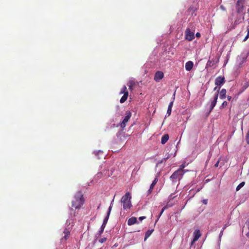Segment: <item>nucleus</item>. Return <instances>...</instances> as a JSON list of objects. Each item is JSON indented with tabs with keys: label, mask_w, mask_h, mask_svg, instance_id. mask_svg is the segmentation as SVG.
<instances>
[{
	"label": "nucleus",
	"mask_w": 249,
	"mask_h": 249,
	"mask_svg": "<svg viewBox=\"0 0 249 249\" xmlns=\"http://www.w3.org/2000/svg\"><path fill=\"white\" fill-rule=\"evenodd\" d=\"M85 202V199L83 194L81 191H77L73 196V199L71 201V208L70 210L71 212L73 210H80L83 206Z\"/></svg>",
	"instance_id": "1"
},
{
	"label": "nucleus",
	"mask_w": 249,
	"mask_h": 249,
	"mask_svg": "<svg viewBox=\"0 0 249 249\" xmlns=\"http://www.w3.org/2000/svg\"><path fill=\"white\" fill-rule=\"evenodd\" d=\"M131 196L129 192H127L122 196L121 201L123 204V208L124 210L129 209L131 207Z\"/></svg>",
	"instance_id": "2"
},
{
	"label": "nucleus",
	"mask_w": 249,
	"mask_h": 249,
	"mask_svg": "<svg viewBox=\"0 0 249 249\" xmlns=\"http://www.w3.org/2000/svg\"><path fill=\"white\" fill-rule=\"evenodd\" d=\"M184 174V173H183V171H180L178 169L172 174L170 176V178L173 182H176L177 179L180 180L182 178Z\"/></svg>",
	"instance_id": "3"
},
{
	"label": "nucleus",
	"mask_w": 249,
	"mask_h": 249,
	"mask_svg": "<svg viewBox=\"0 0 249 249\" xmlns=\"http://www.w3.org/2000/svg\"><path fill=\"white\" fill-rule=\"evenodd\" d=\"M185 38L189 41L193 40L195 38V31L187 28L185 32Z\"/></svg>",
	"instance_id": "4"
},
{
	"label": "nucleus",
	"mask_w": 249,
	"mask_h": 249,
	"mask_svg": "<svg viewBox=\"0 0 249 249\" xmlns=\"http://www.w3.org/2000/svg\"><path fill=\"white\" fill-rule=\"evenodd\" d=\"M131 117V113L129 111H127L126 112V116L124 118L123 121L120 123V127L124 129L127 123L128 120L130 119V117Z\"/></svg>",
	"instance_id": "5"
},
{
	"label": "nucleus",
	"mask_w": 249,
	"mask_h": 249,
	"mask_svg": "<svg viewBox=\"0 0 249 249\" xmlns=\"http://www.w3.org/2000/svg\"><path fill=\"white\" fill-rule=\"evenodd\" d=\"M218 97V92H215L213 97V100L211 102L210 108V112L212 111L214 107L215 106L216 104L217 101Z\"/></svg>",
	"instance_id": "6"
},
{
	"label": "nucleus",
	"mask_w": 249,
	"mask_h": 249,
	"mask_svg": "<svg viewBox=\"0 0 249 249\" xmlns=\"http://www.w3.org/2000/svg\"><path fill=\"white\" fill-rule=\"evenodd\" d=\"M225 83V79L224 76H219L216 78L215 84L217 86H221Z\"/></svg>",
	"instance_id": "7"
},
{
	"label": "nucleus",
	"mask_w": 249,
	"mask_h": 249,
	"mask_svg": "<svg viewBox=\"0 0 249 249\" xmlns=\"http://www.w3.org/2000/svg\"><path fill=\"white\" fill-rule=\"evenodd\" d=\"M163 76L164 74L162 71H158L155 74L154 80L157 82H159L160 80L163 78Z\"/></svg>",
	"instance_id": "8"
},
{
	"label": "nucleus",
	"mask_w": 249,
	"mask_h": 249,
	"mask_svg": "<svg viewBox=\"0 0 249 249\" xmlns=\"http://www.w3.org/2000/svg\"><path fill=\"white\" fill-rule=\"evenodd\" d=\"M113 201H114V199L111 201L110 205L109 207L107 215L106 216V217L104 218V221H103V223L102 224L103 226L106 225L107 223V221H108V218H109V215H110V212H111V209H112V205Z\"/></svg>",
	"instance_id": "9"
},
{
	"label": "nucleus",
	"mask_w": 249,
	"mask_h": 249,
	"mask_svg": "<svg viewBox=\"0 0 249 249\" xmlns=\"http://www.w3.org/2000/svg\"><path fill=\"white\" fill-rule=\"evenodd\" d=\"M201 234L199 230H196L195 232H194V238L192 242V244H193L194 243L196 242V241L198 240V239L199 238V237L201 236Z\"/></svg>",
	"instance_id": "10"
},
{
	"label": "nucleus",
	"mask_w": 249,
	"mask_h": 249,
	"mask_svg": "<svg viewBox=\"0 0 249 249\" xmlns=\"http://www.w3.org/2000/svg\"><path fill=\"white\" fill-rule=\"evenodd\" d=\"M244 4L236 2V8L238 13H241L243 12Z\"/></svg>",
	"instance_id": "11"
},
{
	"label": "nucleus",
	"mask_w": 249,
	"mask_h": 249,
	"mask_svg": "<svg viewBox=\"0 0 249 249\" xmlns=\"http://www.w3.org/2000/svg\"><path fill=\"white\" fill-rule=\"evenodd\" d=\"M193 66H194V64H193V62H192L191 61H188L187 62H186V63L185 64L186 70L187 71H191L192 69Z\"/></svg>",
	"instance_id": "12"
},
{
	"label": "nucleus",
	"mask_w": 249,
	"mask_h": 249,
	"mask_svg": "<svg viewBox=\"0 0 249 249\" xmlns=\"http://www.w3.org/2000/svg\"><path fill=\"white\" fill-rule=\"evenodd\" d=\"M226 89H222L220 91H219V97L221 99H224L226 98Z\"/></svg>",
	"instance_id": "13"
},
{
	"label": "nucleus",
	"mask_w": 249,
	"mask_h": 249,
	"mask_svg": "<svg viewBox=\"0 0 249 249\" xmlns=\"http://www.w3.org/2000/svg\"><path fill=\"white\" fill-rule=\"evenodd\" d=\"M128 88H129V89L131 91L133 90V89H134V87L136 85V83H135V82L133 80H130L127 84Z\"/></svg>",
	"instance_id": "14"
},
{
	"label": "nucleus",
	"mask_w": 249,
	"mask_h": 249,
	"mask_svg": "<svg viewBox=\"0 0 249 249\" xmlns=\"http://www.w3.org/2000/svg\"><path fill=\"white\" fill-rule=\"evenodd\" d=\"M137 222V218L135 217H132L130 218L127 221V224L129 226L132 225Z\"/></svg>",
	"instance_id": "15"
},
{
	"label": "nucleus",
	"mask_w": 249,
	"mask_h": 249,
	"mask_svg": "<svg viewBox=\"0 0 249 249\" xmlns=\"http://www.w3.org/2000/svg\"><path fill=\"white\" fill-rule=\"evenodd\" d=\"M197 8L193 6V5H191L190 6L189 8H188V11L191 14V15H193L195 12L197 10Z\"/></svg>",
	"instance_id": "16"
},
{
	"label": "nucleus",
	"mask_w": 249,
	"mask_h": 249,
	"mask_svg": "<svg viewBox=\"0 0 249 249\" xmlns=\"http://www.w3.org/2000/svg\"><path fill=\"white\" fill-rule=\"evenodd\" d=\"M169 135L168 134H165L162 137L161 139V143L162 144H165L167 141L169 139Z\"/></svg>",
	"instance_id": "17"
},
{
	"label": "nucleus",
	"mask_w": 249,
	"mask_h": 249,
	"mask_svg": "<svg viewBox=\"0 0 249 249\" xmlns=\"http://www.w3.org/2000/svg\"><path fill=\"white\" fill-rule=\"evenodd\" d=\"M128 96V92H125L121 98L120 102L121 103H124L127 99Z\"/></svg>",
	"instance_id": "18"
},
{
	"label": "nucleus",
	"mask_w": 249,
	"mask_h": 249,
	"mask_svg": "<svg viewBox=\"0 0 249 249\" xmlns=\"http://www.w3.org/2000/svg\"><path fill=\"white\" fill-rule=\"evenodd\" d=\"M173 101L171 102L168 105V107L167 111V114L168 115V116H169L171 114L172 111V107L173 105Z\"/></svg>",
	"instance_id": "19"
},
{
	"label": "nucleus",
	"mask_w": 249,
	"mask_h": 249,
	"mask_svg": "<svg viewBox=\"0 0 249 249\" xmlns=\"http://www.w3.org/2000/svg\"><path fill=\"white\" fill-rule=\"evenodd\" d=\"M64 236H63V238H62V240L64 239L65 240H66L69 237L70 231L66 229L64 231Z\"/></svg>",
	"instance_id": "20"
},
{
	"label": "nucleus",
	"mask_w": 249,
	"mask_h": 249,
	"mask_svg": "<svg viewBox=\"0 0 249 249\" xmlns=\"http://www.w3.org/2000/svg\"><path fill=\"white\" fill-rule=\"evenodd\" d=\"M154 230H148L145 234V237H144V240H146L147 238H148L150 235L152 234V232Z\"/></svg>",
	"instance_id": "21"
},
{
	"label": "nucleus",
	"mask_w": 249,
	"mask_h": 249,
	"mask_svg": "<svg viewBox=\"0 0 249 249\" xmlns=\"http://www.w3.org/2000/svg\"><path fill=\"white\" fill-rule=\"evenodd\" d=\"M158 181V178L157 177L155 178L152 184L150 185V187H151V189H153L155 185L156 184Z\"/></svg>",
	"instance_id": "22"
},
{
	"label": "nucleus",
	"mask_w": 249,
	"mask_h": 249,
	"mask_svg": "<svg viewBox=\"0 0 249 249\" xmlns=\"http://www.w3.org/2000/svg\"><path fill=\"white\" fill-rule=\"evenodd\" d=\"M125 92H128L127 90L126 87L125 85H124L123 86V87L122 88V89H121V90L120 92V94H122L125 93Z\"/></svg>",
	"instance_id": "23"
},
{
	"label": "nucleus",
	"mask_w": 249,
	"mask_h": 249,
	"mask_svg": "<svg viewBox=\"0 0 249 249\" xmlns=\"http://www.w3.org/2000/svg\"><path fill=\"white\" fill-rule=\"evenodd\" d=\"M185 167H186L185 164V163H183L181 165H180V167H179V168L178 170H180V171H183V173L185 174L187 171H188V170H186L184 169V168Z\"/></svg>",
	"instance_id": "24"
},
{
	"label": "nucleus",
	"mask_w": 249,
	"mask_h": 249,
	"mask_svg": "<svg viewBox=\"0 0 249 249\" xmlns=\"http://www.w3.org/2000/svg\"><path fill=\"white\" fill-rule=\"evenodd\" d=\"M245 182H241L236 187V191H239L242 187H243L245 185Z\"/></svg>",
	"instance_id": "25"
},
{
	"label": "nucleus",
	"mask_w": 249,
	"mask_h": 249,
	"mask_svg": "<svg viewBox=\"0 0 249 249\" xmlns=\"http://www.w3.org/2000/svg\"><path fill=\"white\" fill-rule=\"evenodd\" d=\"M228 105V102L226 101H224L221 105L220 108H224Z\"/></svg>",
	"instance_id": "26"
},
{
	"label": "nucleus",
	"mask_w": 249,
	"mask_h": 249,
	"mask_svg": "<svg viewBox=\"0 0 249 249\" xmlns=\"http://www.w3.org/2000/svg\"><path fill=\"white\" fill-rule=\"evenodd\" d=\"M245 140L248 144H249V129L245 137Z\"/></svg>",
	"instance_id": "27"
},
{
	"label": "nucleus",
	"mask_w": 249,
	"mask_h": 249,
	"mask_svg": "<svg viewBox=\"0 0 249 249\" xmlns=\"http://www.w3.org/2000/svg\"><path fill=\"white\" fill-rule=\"evenodd\" d=\"M247 31H248V34H247L246 36L244 39V40H243L244 41H245L246 40H247L248 39V38L249 37V27H248L247 28Z\"/></svg>",
	"instance_id": "28"
},
{
	"label": "nucleus",
	"mask_w": 249,
	"mask_h": 249,
	"mask_svg": "<svg viewBox=\"0 0 249 249\" xmlns=\"http://www.w3.org/2000/svg\"><path fill=\"white\" fill-rule=\"evenodd\" d=\"M105 226H106V225H104V226H103V225H102L101 230L99 231V235H100L103 232Z\"/></svg>",
	"instance_id": "29"
},
{
	"label": "nucleus",
	"mask_w": 249,
	"mask_h": 249,
	"mask_svg": "<svg viewBox=\"0 0 249 249\" xmlns=\"http://www.w3.org/2000/svg\"><path fill=\"white\" fill-rule=\"evenodd\" d=\"M107 238L104 237L99 240V242L101 243H103L107 241Z\"/></svg>",
	"instance_id": "30"
},
{
	"label": "nucleus",
	"mask_w": 249,
	"mask_h": 249,
	"mask_svg": "<svg viewBox=\"0 0 249 249\" xmlns=\"http://www.w3.org/2000/svg\"><path fill=\"white\" fill-rule=\"evenodd\" d=\"M167 208V207L166 206H164V207L162 209V210H161V212H160V214H159V217H160V216L161 215V214H162V213H163V212L164 211V210H165V209H166Z\"/></svg>",
	"instance_id": "31"
},
{
	"label": "nucleus",
	"mask_w": 249,
	"mask_h": 249,
	"mask_svg": "<svg viewBox=\"0 0 249 249\" xmlns=\"http://www.w3.org/2000/svg\"><path fill=\"white\" fill-rule=\"evenodd\" d=\"M220 89V87H218V86H217L216 87L214 88L213 90L214 91H216V92H219Z\"/></svg>",
	"instance_id": "32"
},
{
	"label": "nucleus",
	"mask_w": 249,
	"mask_h": 249,
	"mask_svg": "<svg viewBox=\"0 0 249 249\" xmlns=\"http://www.w3.org/2000/svg\"><path fill=\"white\" fill-rule=\"evenodd\" d=\"M168 158L169 157H167L166 158H164L162 159L160 161L158 162V164L161 163L163 161H165L168 159Z\"/></svg>",
	"instance_id": "33"
},
{
	"label": "nucleus",
	"mask_w": 249,
	"mask_h": 249,
	"mask_svg": "<svg viewBox=\"0 0 249 249\" xmlns=\"http://www.w3.org/2000/svg\"><path fill=\"white\" fill-rule=\"evenodd\" d=\"M227 98L228 101H231V102L233 101V100L232 99V97L231 96L228 95Z\"/></svg>",
	"instance_id": "34"
},
{
	"label": "nucleus",
	"mask_w": 249,
	"mask_h": 249,
	"mask_svg": "<svg viewBox=\"0 0 249 249\" xmlns=\"http://www.w3.org/2000/svg\"><path fill=\"white\" fill-rule=\"evenodd\" d=\"M237 2L241 4H244V0H237Z\"/></svg>",
	"instance_id": "35"
},
{
	"label": "nucleus",
	"mask_w": 249,
	"mask_h": 249,
	"mask_svg": "<svg viewBox=\"0 0 249 249\" xmlns=\"http://www.w3.org/2000/svg\"><path fill=\"white\" fill-rule=\"evenodd\" d=\"M202 203L204 204H207V203H208V200L207 199H203L202 201Z\"/></svg>",
	"instance_id": "36"
},
{
	"label": "nucleus",
	"mask_w": 249,
	"mask_h": 249,
	"mask_svg": "<svg viewBox=\"0 0 249 249\" xmlns=\"http://www.w3.org/2000/svg\"><path fill=\"white\" fill-rule=\"evenodd\" d=\"M196 36L197 38H199L201 36L199 32H197L196 34Z\"/></svg>",
	"instance_id": "37"
},
{
	"label": "nucleus",
	"mask_w": 249,
	"mask_h": 249,
	"mask_svg": "<svg viewBox=\"0 0 249 249\" xmlns=\"http://www.w3.org/2000/svg\"><path fill=\"white\" fill-rule=\"evenodd\" d=\"M219 160H218L214 164V166L217 167H218V165H219Z\"/></svg>",
	"instance_id": "38"
},
{
	"label": "nucleus",
	"mask_w": 249,
	"mask_h": 249,
	"mask_svg": "<svg viewBox=\"0 0 249 249\" xmlns=\"http://www.w3.org/2000/svg\"><path fill=\"white\" fill-rule=\"evenodd\" d=\"M71 215L72 216H76V213L75 212H74L73 213H72L71 212Z\"/></svg>",
	"instance_id": "39"
},
{
	"label": "nucleus",
	"mask_w": 249,
	"mask_h": 249,
	"mask_svg": "<svg viewBox=\"0 0 249 249\" xmlns=\"http://www.w3.org/2000/svg\"><path fill=\"white\" fill-rule=\"evenodd\" d=\"M153 189H151V187H150V188H149V189L148 190V194H151V193L152 192Z\"/></svg>",
	"instance_id": "40"
},
{
	"label": "nucleus",
	"mask_w": 249,
	"mask_h": 249,
	"mask_svg": "<svg viewBox=\"0 0 249 249\" xmlns=\"http://www.w3.org/2000/svg\"><path fill=\"white\" fill-rule=\"evenodd\" d=\"M145 218V216H141L139 218V220L141 221H142L143 219H144Z\"/></svg>",
	"instance_id": "41"
},
{
	"label": "nucleus",
	"mask_w": 249,
	"mask_h": 249,
	"mask_svg": "<svg viewBox=\"0 0 249 249\" xmlns=\"http://www.w3.org/2000/svg\"><path fill=\"white\" fill-rule=\"evenodd\" d=\"M173 195H174V194H171V195L170 196V199H173L175 197V196H173Z\"/></svg>",
	"instance_id": "42"
},
{
	"label": "nucleus",
	"mask_w": 249,
	"mask_h": 249,
	"mask_svg": "<svg viewBox=\"0 0 249 249\" xmlns=\"http://www.w3.org/2000/svg\"><path fill=\"white\" fill-rule=\"evenodd\" d=\"M223 230H222L221 231H220V233L219 234V236H220V237H221V236L223 235Z\"/></svg>",
	"instance_id": "43"
},
{
	"label": "nucleus",
	"mask_w": 249,
	"mask_h": 249,
	"mask_svg": "<svg viewBox=\"0 0 249 249\" xmlns=\"http://www.w3.org/2000/svg\"><path fill=\"white\" fill-rule=\"evenodd\" d=\"M211 63H212V62H211V61L209 60V61H208V62H207V65H208L209 64H210Z\"/></svg>",
	"instance_id": "44"
},
{
	"label": "nucleus",
	"mask_w": 249,
	"mask_h": 249,
	"mask_svg": "<svg viewBox=\"0 0 249 249\" xmlns=\"http://www.w3.org/2000/svg\"><path fill=\"white\" fill-rule=\"evenodd\" d=\"M226 226H225L223 228L222 230H223V231H224V230L226 229Z\"/></svg>",
	"instance_id": "45"
}]
</instances>
